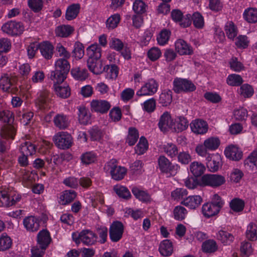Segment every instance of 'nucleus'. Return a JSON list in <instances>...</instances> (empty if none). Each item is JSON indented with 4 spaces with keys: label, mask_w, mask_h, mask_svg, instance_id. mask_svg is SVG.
I'll use <instances>...</instances> for the list:
<instances>
[{
    "label": "nucleus",
    "mask_w": 257,
    "mask_h": 257,
    "mask_svg": "<svg viewBox=\"0 0 257 257\" xmlns=\"http://www.w3.org/2000/svg\"><path fill=\"white\" fill-rule=\"evenodd\" d=\"M191 172L195 177L201 176L205 170L204 165L200 162L195 161L190 165Z\"/></svg>",
    "instance_id": "nucleus-28"
},
{
    "label": "nucleus",
    "mask_w": 257,
    "mask_h": 257,
    "mask_svg": "<svg viewBox=\"0 0 257 257\" xmlns=\"http://www.w3.org/2000/svg\"><path fill=\"white\" fill-rule=\"evenodd\" d=\"M101 52V48L97 44H92L86 49L88 59H99Z\"/></svg>",
    "instance_id": "nucleus-24"
},
{
    "label": "nucleus",
    "mask_w": 257,
    "mask_h": 257,
    "mask_svg": "<svg viewBox=\"0 0 257 257\" xmlns=\"http://www.w3.org/2000/svg\"><path fill=\"white\" fill-rule=\"evenodd\" d=\"M216 238L224 245H229L234 239L233 235L226 231L220 230L216 234Z\"/></svg>",
    "instance_id": "nucleus-27"
},
{
    "label": "nucleus",
    "mask_w": 257,
    "mask_h": 257,
    "mask_svg": "<svg viewBox=\"0 0 257 257\" xmlns=\"http://www.w3.org/2000/svg\"><path fill=\"white\" fill-rule=\"evenodd\" d=\"M164 152L171 158L175 157L178 153V150L176 145L167 143L163 146Z\"/></svg>",
    "instance_id": "nucleus-49"
},
{
    "label": "nucleus",
    "mask_w": 257,
    "mask_h": 257,
    "mask_svg": "<svg viewBox=\"0 0 257 257\" xmlns=\"http://www.w3.org/2000/svg\"><path fill=\"white\" fill-rule=\"evenodd\" d=\"M80 5L78 4H72L67 9L65 18L67 20H72L78 15L80 10Z\"/></svg>",
    "instance_id": "nucleus-36"
},
{
    "label": "nucleus",
    "mask_w": 257,
    "mask_h": 257,
    "mask_svg": "<svg viewBox=\"0 0 257 257\" xmlns=\"http://www.w3.org/2000/svg\"><path fill=\"white\" fill-rule=\"evenodd\" d=\"M239 93L244 97L248 98L253 95L254 91L251 85L248 84H244L240 86Z\"/></svg>",
    "instance_id": "nucleus-56"
},
{
    "label": "nucleus",
    "mask_w": 257,
    "mask_h": 257,
    "mask_svg": "<svg viewBox=\"0 0 257 257\" xmlns=\"http://www.w3.org/2000/svg\"><path fill=\"white\" fill-rule=\"evenodd\" d=\"M139 138V133L135 127H130L128 130L126 142L130 146H133L137 142Z\"/></svg>",
    "instance_id": "nucleus-52"
},
{
    "label": "nucleus",
    "mask_w": 257,
    "mask_h": 257,
    "mask_svg": "<svg viewBox=\"0 0 257 257\" xmlns=\"http://www.w3.org/2000/svg\"><path fill=\"white\" fill-rule=\"evenodd\" d=\"M159 250L163 256L171 255L173 252L172 242L169 239L163 240L160 244Z\"/></svg>",
    "instance_id": "nucleus-22"
},
{
    "label": "nucleus",
    "mask_w": 257,
    "mask_h": 257,
    "mask_svg": "<svg viewBox=\"0 0 257 257\" xmlns=\"http://www.w3.org/2000/svg\"><path fill=\"white\" fill-rule=\"evenodd\" d=\"M202 248L204 252L211 253L217 249V245L214 240L208 239L202 243Z\"/></svg>",
    "instance_id": "nucleus-47"
},
{
    "label": "nucleus",
    "mask_w": 257,
    "mask_h": 257,
    "mask_svg": "<svg viewBox=\"0 0 257 257\" xmlns=\"http://www.w3.org/2000/svg\"><path fill=\"white\" fill-rule=\"evenodd\" d=\"M21 199L19 194L10 196L5 191H0V202L2 206L9 207L15 205Z\"/></svg>",
    "instance_id": "nucleus-12"
},
{
    "label": "nucleus",
    "mask_w": 257,
    "mask_h": 257,
    "mask_svg": "<svg viewBox=\"0 0 257 257\" xmlns=\"http://www.w3.org/2000/svg\"><path fill=\"white\" fill-rule=\"evenodd\" d=\"M224 154L227 158L233 161H238L242 158V153L239 149L233 145H230L226 147Z\"/></svg>",
    "instance_id": "nucleus-18"
},
{
    "label": "nucleus",
    "mask_w": 257,
    "mask_h": 257,
    "mask_svg": "<svg viewBox=\"0 0 257 257\" xmlns=\"http://www.w3.org/2000/svg\"><path fill=\"white\" fill-rule=\"evenodd\" d=\"M78 112V120L80 123L84 125L87 124L90 120V116L86 108L83 106H79Z\"/></svg>",
    "instance_id": "nucleus-42"
},
{
    "label": "nucleus",
    "mask_w": 257,
    "mask_h": 257,
    "mask_svg": "<svg viewBox=\"0 0 257 257\" xmlns=\"http://www.w3.org/2000/svg\"><path fill=\"white\" fill-rule=\"evenodd\" d=\"M257 226L256 225L250 222L247 227L245 232L246 237L250 241H255L257 239Z\"/></svg>",
    "instance_id": "nucleus-41"
},
{
    "label": "nucleus",
    "mask_w": 257,
    "mask_h": 257,
    "mask_svg": "<svg viewBox=\"0 0 257 257\" xmlns=\"http://www.w3.org/2000/svg\"><path fill=\"white\" fill-rule=\"evenodd\" d=\"M196 89V86L190 81L182 78H176L173 81V90L176 93L181 91L192 92Z\"/></svg>",
    "instance_id": "nucleus-5"
},
{
    "label": "nucleus",
    "mask_w": 257,
    "mask_h": 257,
    "mask_svg": "<svg viewBox=\"0 0 257 257\" xmlns=\"http://www.w3.org/2000/svg\"><path fill=\"white\" fill-rule=\"evenodd\" d=\"M224 31L227 37L231 40H233L238 33L237 28L232 21L226 23Z\"/></svg>",
    "instance_id": "nucleus-32"
},
{
    "label": "nucleus",
    "mask_w": 257,
    "mask_h": 257,
    "mask_svg": "<svg viewBox=\"0 0 257 257\" xmlns=\"http://www.w3.org/2000/svg\"><path fill=\"white\" fill-rule=\"evenodd\" d=\"M113 190L116 194L120 198L124 199H128L131 197L130 191L124 186L116 185L114 186Z\"/></svg>",
    "instance_id": "nucleus-44"
},
{
    "label": "nucleus",
    "mask_w": 257,
    "mask_h": 257,
    "mask_svg": "<svg viewBox=\"0 0 257 257\" xmlns=\"http://www.w3.org/2000/svg\"><path fill=\"white\" fill-rule=\"evenodd\" d=\"M192 20L193 25L196 28L201 29L203 27L204 24V19L200 13L198 12L194 13L192 16Z\"/></svg>",
    "instance_id": "nucleus-62"
},
{
    "label": "nucleus",
    "mask_w": 257,
    "mask_h": 257,
    "mask_svg": "<svg viewBox=\"0 0 257 257\" xmlns=\"http://www.w3.org/2000/svg\"><path fill=\"white\" fill-rule=\"evenodd\" d=\"M12 244V239L7 235L3 234L0 237V250L4 251L9 249Z\"/></svg>",
    "instance_id": "nucleus-58"
},
{
    "label": "nucleus",
    "mask_w": 257,
    "mask_h": 257,
    "mask_svg": "<svg viewBox=\"0 0 257 257\" xmlns=\"http://www.w3.org/2000/svg\"><path fill=\"white\" fill-rule=\"evenodd\" d=\"M59 83H55L54 89L57 95L62 98H67L70 95V88L69 86L66 85L60 86Z\"/></svg>",
    "instance_id": "nucleus-26"
},
{
    "label": "nucleus",
    "mask_w": 257,
    "mask_h": 257,
    "mask_svg": "<svg viewBox=\"0 0 257 257\" xmlns=\"http://www.w3.org/2000/svg\"><path fill=\"white\" fill-rule=\"evenodd\" d=\"M203 215L206 217H210L216 215L219 211L210 203L204 204L202 208Z\"/></svg>",
    "instance_id": "nucleus-38"
},
{
    "label": "nucleus",
    "mask_w": 257,
    "mask_h": 257,
    "mask_svg": "<svg viewBox=\"0 0 257 257\" xmlns=\"http://www.w3.org/2000/svg\"><path fill=\"white\" fill-rule=\"evenodd\" d=\"M71 73L74 78L81 81L85 80L88 77L87 70L81 67L72 68Z\"/></svg>",
    "instance_id": "nucleus-35"
},
{
    "label": "nucleus",
    "mask_w": 257,
    "mask_h": 257,
    "mask_svg": "<svg viewBox=\"0 0 257 257\" xmlns=\"http://www.w3.org/2000/svg\"><path fill=\"white\" fill-rule=\"evenodd\" d=\"M40 51L42 55L46 59H50L53 55L54 47L48 42L40 44Z\"/></svg>",
    "instance_id": "nucleus-23"
},
{
    "label": "nucleus",
    "mask_w": 257,
    "mask_h": 257,
    "mask_svg": "<svg viewBox=\"0 0 257 257\" xmlns=\"http://www.w3.org/2000/svg\"><path fill=\"white\" fill-rule=\"evenodd\" d=\"M49 232L47 229H42L37 234V243L39 250L45 252L51 241Z\"/></svg>",
    "instance_id": "nucleus-9"
},
{
    "label": "nucleus",
    "mask_w": 257,
    "mask_h": 257,
    "mask_svg": "<svg viewBox=\"0 0 257 257\" xmlns=\"http://www.w3.org/2000/svg\"><path fill=\"white\" fill-rule=\"evenodd\" d=\"M220 145V140L218 138L215 137H210L206 139L204 142V145L209 151H214L216 150Z\"/></svg>",
    "instance_id": "nucleus-45"
},
{
    "label": "nucleus",
    "mask_w": 257,
    "mask_h": 257,
    "mask_svg": "<svg viewBox=\"0 0 257 257\" xmlns=\"http://www.w3.org/2000/svg\"><path fill=\"white\" fill-rule=\"evenodd\" d=\"M99 59H88L87 67L89 70L95 74L98 75L103 72L102 64Z\"/></svg>",
    "instance_id": "nucleus-21"
},
{
    "label": "nucleus",
    "mask_w": 257,
    "mask_h": 257,
    "mask_svg": "<svg viewBox=\"0 0 257 257\" xmlns=\"http://www.w3.org/2000/svg\"><path fill=\"white\" fill-rule=\"evenodd\" d=\"M175 46L176 50L180 55H191L193 53L192 47L183 39H178Z\"/></svg>",
    "instance_id": "nucleus-19"
},
{
    "label": "nucleus",
    "mask_w": 257,
    "mask_h": 257,
    "mask_svg": "<svg viewBox=\"0 0 257 257\" xmlns=\"http://www.w3.org/2000/svg\"><path fill=\"white\" fill-rule=\"evenodd\" d=\"M126 173V169L124 167H117L114 170H112L110 174L114 180L119 181L122 179Z\"/></svg>",
    "instance_id": "nucleus-50"
},
{
    "label": "nucleus",
    "mask_w": 257,
    "mask_h": 257,
    "mask_svg": "<svg viewBox=\"0 0 257 257\" xmlns=\"http://www.w3.org/2000/svg\"><path fill=\"white\" fill-rule=\"evenodd\" d=\"M2 31L11 36L21 35L25 30L23 24L20 22L10 21L2 27Z\"/></svg>",
    "instance_id": "nucleus-4"
},
{
    "label": "nucleus",
    "mask_w": 257,
    "mask_h": 257,
    "mask_svg": "<svg viewBox=\"0 0 257 257\" xmlns=\"http://www.w3.org/2000/svg\"><path fill=\"white\" fill-rule=\"evenodd\" d=\"M84 46L79 42H76L74 46V49L72 51L73 55L78 59H81L84 54Z\"/></svg>",
    "instance_id": "nucleus-61"
},
{
    "label": "nucleus",
    "mask_w": 257,
    "mask_h": 257,
    "mask_svg": "<svg viewBox=\"0 0 257 257\" xmlns=\"http://www.w3.org/2000/svg\"><path fill=\"white\" fill-rule=\"evenodd\" d=\"M55 126L60 129H65L69 125L68 119L66 115L62 114H57L54 118Z\"/></svg>",
    "instance_id": "nucleus-31"
},
{
    "label": "nucleus",
    "mask_w": 257,
    "mask_h": 257,
    "mask_svg": "<svg viewBox=\"0 0 257 257\" xmlns=\"http://www.w3.org/2000/svg\"><path fill=\"white\" fill-rule=\"evenodd\" d=\"M173 212L175 219L178 220H182L185 219L187 214V210L181 206L175 207Z\"/></svg>",
    "instance_id": "nucleus-55"
},
{
    "label": "nucleus",
    "mask_w": 257,
    "mask_h": 257,
    "mask_svg": "<svg viewBox=\"0 0 257 257\" xmlns=\"http://www.w3.org/2000/svg\"><path fill=\"white\" fill-rule=\"evenodd\" d=\"M201 182L204 185L217 187L223 184L225 180L223 176L220 175L206 174L201 177Z\"/></svg>",
    "instance_id": "nucleus-7"
},
{
    "label": "nucleus",
    "mask_w": 257,
    "mask_h": 257,
    "mask_svg": "<svg viewBox=\"0 0 257 257\" xmlns=\"http://www.w3.org/2000/svg\"><path fill=\"white\" fill-rule=\"evenodd\" d=\"M20 151L21 154L32 156L36 152V147L30 142H25L20 146Z\"/></svg>",
    "instance_id": "nucleus-30"
},
{
    "label": "nucleus",
    "mask_w": 257,
    "mask_h": 257,
    "mask_svg": "<svg viewBox=\"0 0 257 257\" xmlns=\"http://www.w3.org/2000/svg\"><path fill=\"white\" fill-rule=\"evenodd\" d=\"M132 191L134 196L139 200L145 202L151 201L150 195L147 192L141 190L137 187H133Z\"/></svg>",
    "instance_id": "nucleus-40"
},
{
    "label": "nucleus",
    "mask_w": 257,
    "mask_h": 257,
    "mask_svg": "<svg viewBox=\"0 0 257 257\" xmlns=\"http://www.w3.org/2000/svg\"><path fill=\"white\" fill-rule=\"evenodd\" d=\"M17 126L15 124H7L2 129L1 135L5 139L14 140L16 134Z\"/></svg>",
    "instance_id": "nucleus-20"
},
{
    "label": "nucleus",
    "mask_w": 257,
    "mask_h": 257,
    "mask_svg": "<svg viewBox=\"0 0 257 257\" xmlns=\"http://www.w3.org/2000/svg\"><path fill=\"white\" fill-rule=\"evenodd\" d=\"M158 82L155 79H150L137 92V95L138 96L153 95L158 91Z\"/></svg>",
    "instance_id": "nucleus-6"
},
{
    "label": "nucleus",
    "mask_w": 257,
    "mask_h": 257,
    "mask_svg": "<svg viewBox=\"0 0 257 257\" xmlns=\"http://www.w3.org/2000/svg\"><path fill=\"white\" fill-rule=\"evenodd\" d=\"M92 141H99L103 136V131L98 127L94 126L89 131Z\"/></svg>",
    "instance_id": "nucleus-57"
},
{
    "label": "nucleus",
    "mask_w": 257,
    "mask_h": 257,
    "mask_svg": "<svg viewBox=\"0 0 257 257\" xmlns=\"http://www.w3.org/2000/svg\"><path fill=\"white\" fill-rule=\"evenodd\" d=\"M158 163L161 172L170 174L176 173L177 167L173 165L165 156H160L158 159Z\"/></svg>",
    "instance_id": "nucleus-10"
},
{
    "label": "nucleus",
    "mask_w": 257,
    "mask_h": 257,
    "mask_svg": "<svg viewBox=\"0 0 257 257\" xmlns=\"http://www.w3.org/2000/svg\"><path fill=\"white\" fill-rule=\"evenodd\" d=\"M90 106L92 111L101 113L107 112L111 107L110 103L105 100H93Z\"/></svg>",
    "instance_id": "nucleus-13"
},
{
    "label": "nucleus",
    "mask_w": 257,
    "mask_h": 257,
    "mask_svg": "<svg viewBox=\"0 0 257 257\" xmlns=\"http://www.w3.org/2000/svg\"><path fill=\"white\" fill-rule=\"evenodd\" d=\"M81 160L83 164L88 165L95 162L96 156L92 152H86L81 155Z\"/></svg>",
    "instance_id": "nucleus-60"
},
{
    "label": "nucleus",
    "mask_w": 257,
    "mask_h": 257,
    "mask_svg": "<svg viewBox=\"0 0 257 257\" xmlns=\"http://www.w3.org/2000/svg\"><path fill=\"white\" fill-rule=\"evenodd\" d=\"M123 225L120 221H114L109 228V236L112 242L118 241L122 236Z\"/></svg>",
    "instance_id": "nucleus-8"
},
{
    "label": "nucleus",
    "mask_w": 257,
    "mask_h": 257,
    "mask_svg": "<svg viewBox=\"0 0 257 257\" xmlns=\"http://www.w3.org/2000/svg\"><path fill=\"white\" fill-rule=\"evenodd\" d=\"M55 67V70L51 72V79L54 83H62L66 78L70 70V64L67 59L60 58L56 61Z\"/></svg>",
    "instance_id": "nucleus-1"
},
{
    "label": "nucleus",
    "mask_w": 257,
    "mask_h": 257,
    "mask_svg": "<svg viewBox=\"0 0 257 257\" xmlns=\"http://www.w3.org/2000/svg\"><path fill=\"white\" fill-rule=\"evenodd\" d=\"M120 16L118 14H114L110 16L106 22V27L108 29H113L116 28L119 21Z\"/></svg>",
    "instance_id": "nucleus-54"
},
{
    "label": "nucleus",
    "mask_w": 257,
    "mask_h": 257,
    "mask_svg": "<svg viewBox=\"0 0 257 257\" xmlns=\"http://www.w3.org/2000/svg\"><path fill=\"white\" fill-rule=\"evenodd\" d=\"M193 132L197 134H204L207 132L208 125L206 121L201 119H196L190 123Z\"/></svg>",
    "instance_id": "nucleus-15"
},
{
    "label": "nucleus",
    "mask_w": 257,
    "mask_h": 257,
    "mask_svg": "<svg viewBox=\"0 0 257 257\" xmlns=\"http://www.w3.org/2000/svg\"><path fill=\"white\" fill-rule=\"evenodd\" d=\"M172 101V92L167 89L163 90L160 95L159 102L163 106H167L170 104Z\"/></svg>",
    "instance_id": "nucleus-33"
},
{
    "label": "nucleus",
    "mask_w": 257,
    "mask_h": 257,
    "mask_svg": "<svg viewBox=\"0 0 257 257\" xmlns=\"http://www.w3.org/2000/svg\"><path fill=\"white\" fill-rule=\"evenodd\" d=\"M74 31V28L70 25H62L57 27L55 34L57 36L66 38L70 36Z\"/></svg>",
    "instance_id": "nucleus-25"
},
{
    "label": "nucleus",
    "mask_w": 257,
    "mask_h": 257,
    "mask_svg": "<svg viewBox=\"0 0 257 257\" xmlns=\"http://www.w3.org/2000/svg\"><path fill=\"white\" fill-rule=\"evenodd\" d=\"M230 208L234 212H239L242 211L244 207V202L242 200L239 198H234L230 203Z\"/></svg>",
    "instance_id": "nucleus-46"
},
{
    "label": "nucleus",
    "mask_w": 257,
    "mask_h": 257,
    "mask_svg": "<svg viewBox=\"0 0 257 257\" xmlns=\"http://www.w3.org/2000/svg\"><path fill=\"white\" fill-rule=\"evenodd\" d=\"M72 239L77 245L82 242L84 245L90 246L95 244L97 242V236L93 231L84 229L80 232H73L72 235Z\"/></svg>",
    "instance_id": "nucleus-2"
},
{
    "label": "nucleus",
    "mask_w": 257,
    "mask_h": 257,
    "mask_svg": "<svg viewBox=\"0 0 257 257\" xmlns=\"http://www.w3.org/2000/svg\"><path fill=\"white\" fill-rule=\"evenodd\" d=\"M171 32L167 29L163 30L157 37V41L159 45H164L166 44L170 38Z\"/></svg>",
    "instance_id": "nucleus-63"
},
{
    "label": "nucleus",
    "mask_w": 257,
    "mask_h": 257,
    "mask_svg": "<svg viewBox=\"0 0 257 257\" xmlns=\"http://www.w3.org/2000/svg\"><path fill=\"white\" fill-rule=\"evenodd\" d=\"M226 82L230 86H238L243 83V80L239 75L232 74L228 75Z\"/></svg>",
    "instance_id": "nucleus-48"
},
{
    "label": "nucleus",
    "mask_w": 257,
    "mask_h": 257,
    "mask_svg": "<svg viewBox=\"0 0 257 257\" xmlns=\"http://www.w3.org/2000/svg\"><path fill=\"white\" fill-rule=\"evenodd\" d=\"M174 122L169 112H165L160 117L158 126L162 132H166L172 128Z\"/></svg>",
    "instance_id": "nucleus-11"
},
{
    "label": "nucleus",
    "mask_w": 257,
    "mask_h": 257,
    "mask_svg": "<svg viewBox=\"0 0 257 257\" xmlns=\"http://www.w3.org/2000/svg\"><path fill=\"white\" fill-rule=\"evenodd\" d=\"M15 78L7 73L3 74L0 78V87L5 91L12 92Z\"/></svg>",
    "instance_id": "nucleus-14"
},
{
    "label": "nucleus",
    "mask_w": 257,
    "mask_h": 257,
    "mask_svg": "<svg viewBox=\"0 0 257 257\" xmlns=\"http://www.w3.org/2000/svg\"><path fill=\"white\" fill-rule=\"evenodd\" d=\"M202 202V198L199 195L189 196L185 198L182 202L181 204L190 208L195 209L198 208Z\"/></svg>",
    "instance_id": "nucleus-16"
},
{
    "label": "nucleus",
    "mask_w": 257,
    "mask_h": 257,
    "mask_svg": "<svg viewBox=\"0 0 257 257\" xmlns=\"http://www.w3.org/2000/svg\"><path fill=\"white\" fill-rule=\"evenodd\" d=\"M0 120L7 124H12L14 120L13 113L9 110L1 111Z\"/></svg>",
    "instance_id": "nucleus-51"
},
{
    "label": "nucleus",
    "mask_w": 257,
    "mask_h": 257,
    "mask_svg": "<svg viewBox=\"0 0 257 257\" xmlns=\"http://www.w3.org/2000/svg\"><path fill=\"white\" fill-rule=\"evenodd\" d=\"M147 5L142 0H136L133 4V10L138 14H142L146 11Z\"/></svg>",
    "instance_id": "nucleus-59"
},
{
    "label": "nucleus",
    "mask_w": 257,
    "mask_h": 257,
    "mask_svg": "<svg viewBox=\"0 0 257 257\" xmlns=\"http://www.w3.org/2000/svg\"><path fill=\"white\" fill-rule=\"evenodd\" d=\"M244 19L248 23L257 22V9L250 8L246 9L243 13Z\"/></svg>",
    "instance_id": "nucleus-34"
},
{
    "label": "nucleus",
    "mask_w": 257,
    "mask_h": 257,
    "mask_svg": "<svg viewBox=\"0 0 257 257\" xmlns=\"http://www.w3.org/2000/svg\"><path fill=\"white\" fill-rule=\"evenodd\" d=\"M76 193L72 190H65L60 196L63 205L68 204L74 200L76 197Z\"/></svg>",
    "instance_id": "nucleus-39"
},
{
    "label": "nucleus",
    "mask_w": 257,
    "mask_h": 257,
    "mask_svg": "<svg viewBox=\"0 0 257 257\" xmlns=\"http://www.w3.org/2000/svg\"><path fill=\"white\" fill-rule=\"evenodd\" d=\"M103 72L107 73L106 77L109 79H116L118 74V68L115 64L107 65L102 68Z\"/></svg>",
    "instance_id": "nucleus-37"
},
{
    "label": "nucleus",
    "mask_w": 257,
    "mask_h": 257,
    "mask_svg": "<svg viewBox=\"0 0 257 257\" xmlns=\"http://www.w3.org/2000/svg\"><path fill=\"white\" fill-rule=\"evenodd\" d=\"M49 95V93L47 90H44L41 91L38 94V97L36 100V103L38 105L40 108L45 107L50 100Z\"/></svg>",
    "instance_id": "nucleus-29"
},
{
    "label": "nucleus",
    "mask_w": 257,
    "mask_h": 257,
    "mask_svg": "<svg viewBox=\"0 0 257 257\" xmlns=\"http://www.w3.org/2000/svg\"><path fill=\"white\" fill-rule=\"evenodd\" d=\"M143 109L149 113L153 112L156 107V100L153 98H150L145 101L143 103Z\"/></svg>",
    "instance_id": "nucleus-64"
},
{
    "label": "nucleus",
    "mask_w": 257,
    "mask_h": 257,
    "mask_svg": "<svg viewBox=\"0 0 257 257\" xmlns=\"http://www.w3.org/2000/svg\"><path fill=\"white\" fill-rule=\"evenodd\" d=\"M23 224L26 229L31 232L36 231L40 226L39 220L33 216L26 217L23 220Z\"/></svg>",
    "instance_id": "nucleus-17"
},
{
    "label": "nucleus",
    "mask_w": 257,
    "mask_h": 257,
    "mask_svg": "<svg viewBox=\"0 0 257 257\" xmlns=\"http://www.w3.org/2000/svg\"><path fill=\"white\" fill-rule=\"evenodd\" d=\"M53 141L58 148L64 150L71 147L73 144V138L67 132H61L54 136Z\"/></svg>",
    "instance_id": "nucleus-3"
},
{
    "label": "nucleus",
    "mask_w": 257,
    "mask_h": 257,
    "mask_svg": "<svg viewBox=\"0 0 257 257\" xmlns=\"http://www.w3.org/2000/svg\"><path fill=\"white\" fill-rule=\"evenodd\" d=\"M189 122L187 119L183 116L178 117L176 124L174 123V128L176 132H181L187 128Z\"/></svg>",
    "instance_id": "nucleus-43"
},
{
    "label": "nucleus",
    "mask_w": 257,
    "mask_h": 257,
    "mask_svg": "<svg viewBox=\"0 0 257 257\" xmlns=\"http://www.w3.org/2000/svg\"><path fill=\"white\" fill-rule=\"evenodd\" d=\"M148 148V141L147 139L145 137H142L135 148V151L138 154L142 155L147 150Z\"/></svg>",
    "instance_id": "nucleus-53"
}]
</instances>
